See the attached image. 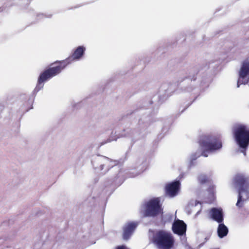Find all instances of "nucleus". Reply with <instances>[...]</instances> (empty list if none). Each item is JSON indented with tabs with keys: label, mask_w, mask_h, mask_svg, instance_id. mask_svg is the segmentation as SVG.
Returning <instances> with one entry per match:
<instances>
[{
	"label": "nucleus",
	"mask_w": 249,
	"mask_h": 249,
	"mask_svg": "<svg viewBox=\"0 0 249 249\" xmlns=\"http://www.w3.org/2000/svg\"><path fill=\"white\" fill-rule=\"evenodd\" d=\"M85 48L78 46L73 52L72 55L65 60L56 61L52 63L48 68L46 69L39 75L36 89L38 90L43 87V83L53 77L59 74L72 61L79 59L83 55Z\"/></svg>",
	"instance_id": "1"
},
{
	"label": "nucleus",
	"mask_w": 249,
	"mask_h": 249,
	"mask_svg": "<svg viewBox=\"0 0 249 249\" xmlns=\"http://www.w3.org/2000/svg\"><path fill=\"white\" fill-rule=\"evenodd\" d=\"M233 134L239 146L246 149L249 145V129L245 125H240L235 128Z\"/></svg>",
	"instance_id": "6"
},
{
	"label": "nucleus",
	"mask_w": 249,
	"mask_h": 249,
	"mask_svg": "<svg viewBox=\"0 0 249 249\" xmlns=\"http://www.w3.org/2000/svg\"><path fill=\"white\" fill-rule=\"evenodd\" d=\"M239 77L237 82V87L240 85H246L249 81V61L244 60L239 71Z\"/></svg>",
	"instance_id": "7"
},
{
	"label": "nucleus",
	"mask_w": 249,
	"mask_h": 249,
	"mask_svg": "<svg viewBox=\"0 0 249 249\" xmlns=\"http://www.w3.org/2000/svg\"><path fill=\"white\" fill-rule=\"evenodd\" d=\"M228 232V229L227 227L224 224L220 223L217 229L218 236L220 238H223L227 235Z\"/></svg>",
	"instance_id": "12"
},
{
	"label": "nucleus",
	"mask_w": 249,
	"mask_h": 249,
	"mask_svg": "<svg viewBox=\"0 0 249 249\" xmlns=\"http://www.w3.org/2000/svg\"><path fill=\"white\" fill-rule=\"evenodd\" d=\"M198 143L202 149L201 155L207 157L208 152L219 150L222 147L221 138L219 136L204 135L200 137Z\"/></svg>",
	"instance_id": "2"
},
{
	"label": "nucleus",
	"mask_w": 249,
	"mask_h": 249,
	"mask_svg": "<svg viewBox=\"0 0 249 249\" xmlns=\"http://www.w3.org/2000/svg\"><path fill=\"white\" fill-rule=\"evenodd\" d=\"M180 182L179 181H175L166 186V193L170 196H176L179 190Z\"/></svg>",
	"instance_id": "9"
},
{
	"label": "nucleus",
	"mask_w": 249,
	"mask_h": 249,
	"mask_svg": "<svg viewBox=\"0 0 249 249\" xmlns=\"http://www.w3.org/2000/svg\"><path fill=\"white\" fill-rule=\"evenodd\" d=\"M210 213L212 219L220 223L223 221V213L222 210L216 208H213L211 209Z\"/></svg>",
	"instance_id": "11"
},
{
	"label": "nucleus",
	"mask_w": 249,
	"mask_h": 249,
	"mask_svg": "<svg viewBox=\"0 0 249 249\" xmlns=\"http://www.w3.org/2000/svg\"><path fill=\"white\" fill-rule=\"evenodd\" d=\"M172 230L175 234L182 236L186 233L187 225L183 220H175L172 224Z\"/></svg>",
	"instance_id": "8"
},
{
	"label": "nucleus",
	"mask_w": 249,
	"mask_h": 249,
	"mask_svg": "<svg viewBox=\"0 0 249 249\" xmlns=\"http://www.w3.org/2000/svg\"><path fill=\"white\" fill-rule=\"evenodd\" d=\"M116 249H128L125 246H119L116 247Z\"/></svg>",
	"instance_id": "14"
},
{
	"label": "nucleus",
	"mask_w": 249,
	"mask_h": 249,
	"mask_svg": "<svg viewBox=\"0 0 249 249\" xmlns=\"http://www.w3.org/2000/svg\"><path fill=\"white\" fill-rule=\"evenodd\" d=\"M141 213L144 217H154L163 213V209L159 198L156 197L145 202Z\"/></svg>",
	"instance_id": "4"
},
{
	"label": "nucleus",
	"mask_w": 249,
	"mask_h": 249,
	"mask_svg": "<svg viewBox=\"0 0 249 249\" xmlns=\"http://www.w3.org/2000/svg\"><path fill=\"white\" fill-rule=\"evenodd\" d=\"M233 183L235 187L238 189V200L236 205L241 207L242 206L240 203L242 201V195L245 194L247 197L249 196V178L242 174H238L234 176Z\"/></svg>",
	"instance_id": "5"
},
{
	"label": "nucleus",
	"mask_w": 249,
	"mask_h": 249,
	"mask_svg": "<svg viewBox=\"0 0 249 249\" xmlns=\"http://www.w3.org/2000/svg\"><path fill=\"white\" fill-rule=\"evenodd\" d=\"M79 6H76L74 7V8H77V7H79Z\"/></svg>",
	"instance_id": "16"
},
{
	"label": "nucleus",
	"mask_w": 249,
	"mask_h": 249,
	"mask_svg": "<svg viewBox=\"0 0 249 249\" xmlns=\"http://www.w3.org/2000/svg\"><path fill=\"white\" fill-rule=\"evenodd\" d=\"M4 10V8L3 7H0V13L2 12Z\"/></svg>",
	"instance_id": "15"
},
{
	"label": "nucleus",
	"mask_w": 249,
	"mask_h": 249,
	"mask_svg": "<svg viewBox=\"0 0 249 249\" xmlns=\"http://www.w3.org/2000/svg\"><path fill=\"white\" fill-rule=\"evenodd\" d=\"M137 224L134 222H130L128 223L124 228L123 238L124 240H128L135 229L137 227Z\"/></svg>",
	"instance_id": "10"
},
{
	"label": "nucleus",
	"mask_w": 249,
	"mask_h": 249,
	"mask_svg": "<svg viewBox=\"0 0 249 249\" xmlns=\"http://www.w3.org/2000/svg\"><path fill=\"white\" fill-rule=\"evenodd\" d=\"M153 242L159 249H171L174 247L175 239L171 232L160 230L154 235Z\"/></svg>",
	"instance_id": "3"
},
{
	"label": "nucleus",
	"mask_w": 249,
	"mask_h": 249,
	"mask_svg": "<svg viewBox=\"0 0 249 249\" xmlns=\"http://www.w3.org/2000/svg\"><path fill=\"white\" fill-rule=\"evenodd\" d=\"M198 180L201 183L203 184L209 181V178L205 175H200L198 177Z\"/></svg>",
	"instance_id": "13"
}]
</instances>
